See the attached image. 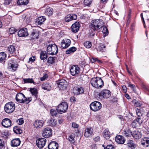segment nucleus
<instances>
[{"instance_id":"1","label":"nucleus","mask_w":149,"mask_h":149,"mask_svg":"<svg viewBox=\"0 0 149 149\" xmlns=\"http://www.w3.org/2000/svg\"><path fill=\"white\" fill-rule=\"evenodd\" d=\"M102 23L101 21L98 19L92 20L89 25L91 30L93 31L99 29L103 27Z\"/></svg>"},{"instance_id":"2","label":"nucleus","mask_w":149,"mask_h":149,"mask_svg":"<svg viewBox=\"0 0 149 149\" xmlns=\"http://www.w3.org/2000/svg\"><path fill=\"white\" fill-rule=\"evenodd\" d=\"M92 86L97 88H102L104 85V82L101 78L97 77L92 78L91 81Z\"/></svg>"},{"instance_id":"3","label":"nucleus","mask_w":149,"mask_h":149,"mask_svg":"<svg viewBox=\"0 0 149 149\" xmlns=\"http://www.w3.org/2000/svg\"><path fill=\"white\" fill-rule=\"evenodd\" d=\"M15 99L17 102L20 103H29L31 100V97L27 98L23 94L21 93H18L16 94Z\"/></svg>"},{"instance_id":"4","label":"nucleus","mask_w":149,"mask_h":149,"mask_svg":"<svg viewBox=\"0 0 149 149\" xmlns=\"http://www.w3.org/2000/svg\"><path fill=\"white\" fill-rule=\"evenodd\" d=\"M57 46L55 44H51L48 46L47 52L48 54L52 55L56 54L58 52Z\"/></svg>"},{"instance_id":"5","label":"nucleus","mask_w":149,"mask_h":149,"mask_svg":"<svg viewBox=\"0 0 149 149\" xmlns=\"http://www.w3.org/2000/svg\"><path fill=\"white\" fill-rule=\"evenodd\" d=\"M68 108L67 103L66 102H63L58 106L56 109L59 113L62 114L66 112Z\"/></svg>"},{"instance_id":"6","label":"nucleus","mask_w":149,"mask_h":149,"mask_svg":"<svg viewBox=\"0 0 149 149\" xmlns=\"http://www.w3.org/2000/svg\"><path fill=\"white\" fill-rule=\"evenodd\" d=\"M15 106L13 102H10L6 103L4 107V110L8 113H12L15 110Z\"/></svg>"},{"instance_id":"7","label":"nucleus","mask_w":149,"mask_h":149,"mask_svg":"<svg viewBox=\"0 0 149 149\" xmlns=\"http://www.w3.org/2000/svg\"><path fill=\"white\" fill-rule=\"evenodd\" d=\"M102 107L101 103L97 101L92 102L90 104V108L93 111H96L99 110Z\"/></svg>"},{"instance_id":"8","label":"nucleus","mask_w":149,"mask_h":149,"mask_svg":"<svg viewBox=\"0 0 149 149\" xmlns=\"http://www.w3.org/2000/svg\"><path fill=\"white\" fill-rule=\"evenodd\" d=\"M80 69L78 65H74L72 66L70 69V72L73 76H76L79 74Z\"/></svg>"},{"instance_id":"9","label":"nucleus","mask_w":149,"mask_h":149,"mask_svg":"<svg viewBox=\"0 0 149 149\" xmlns=\"http://www.w3.org/2000/svg\"><path fill=\"white\" fill-rule=\"evenodd\" d=\"M18 67L17 64L14 60H11L8 62V68L10 70L15 71L16 70Z\"/></svg>"},{"instance_id":"10","label":"nucleus","mask_w":149,"mask_h":149,"mask_svg":"<svg viewBox=\"0 0 149 149\" xmlns=\"http://www.w3.org/2000/svg\"><path fill=\"white\" fill-rule=\"evenodd\" d=\"M52 130L49 127H46L44 129L42 136L46 138H48L52 136Z\"/></svg>"},{"instance_id":"11","label":"nucleus","mask_w":149,"mask_h":149,"mask_svg":"<svg viewBox=\"0 0 149 149\" xmlns=\"http://www.w3.org/2000/svg\"><path fill=\"white\" fill-rule=\"evenodd\" d=\"M46 141V140L45 138H39L36 140V143L38 147L41 148L45 145Z\"/></svg>"},{"instance_id":"12","label":"nucleus","mask_w":149,"mask_h":149,"mask_svg":"<svg viewBox=\"0 0 149 149\" xmlns=\"http://www.w3.org/2000/svg\"><path fill=\"white\" fill-rule=\"evenodd\" d=\"M99 95L103 98H107L111 96V93L109 90L104 89L101 91L99 94Z\"/></svg>"},{"instance_id":"13","label":"nucleus","mask_w":149,"mask_h":149,"mask_svg":"<svg viewBox=\"0 0 149 149\" xmlns=\"http://www.w3.org/2000/svg\"><path fill=\"white\" fill-rule=\"evenodd\" d=\"M71 41L69 39L63 40L61 44V47L63 49H66L70 45Z\"/></svg>"},{"instance_id":"14","label":"nucleus","mask_w":149,"mask_h":149,"mask_svg":"<svg viewBox=\"0 0 149 149\" xmlns=\"http://www.w3.org/2000/svg\"><path fill=\"white\" fill-rule=\"evenodd\" d=\"M57 83L58 87L60 88H65L68 84L67 82L64 79L58 80Z\"/></svg>"},{"instance_id":"15","label":"nucleus","mask_w":149,"mask_h":149,"mask_svg":"<svg viewBox=\"0 0 149 149\" xmlns=\"http://www.w3.org/2000/svg\"><path fill=\"white\" fill-rule=\"evenodd\" d=\"M1 124L4 127H8L11 126V121L9 119L6 118L3 120Z\"/></svg>"},{"instance_id":"16","label":"nucleus","mask_w":149,"mask_h":149,"mask_svg":"<svg viewBox=\"0 0 149 149\" xmlns=\"http://www.w3.org/2000/svg\"><path fill=\"white\" fill-rule=\"evenodd\" d=\"M77 18V16L75 14H68L65 17V20L66 22H68L72 20H75Z\"/></svg>"},{"instance_id":"17","label":"nucleus","mask_w":149,"mask_h":149,"mask_svg":"<svg viewBox=\"0 0 149 149\" xmlns=\"http://www.w3.org/2000/svg\"><path fill=\"white\" fill-rule=\"evenodd\" d=\"M142 119L141 117H138L132 123V125L135 127L139 126L142 122Z\"/></svg>"},{"instance_id":"18","label":"nucleus","mask_w":149,"mask_h":149,"mask_svg":"<svg viewBox=\"0 0 149 149\" xmlns=\"http://www.w3.org/2000/svg\"><path fill=\"white\" fill-rule=\"evenodd\" d=\"M79 22H76L71 26L72 31L74 33H76L78 32L79 28Z\"/></svg>"},{"instance_id":"19","label":"nucleus","mask_w":149,"mask_h":149,"mask_svg":"<svg viewBox=\"0 0 149 149\" xmlns=\"http://www.w3.org/2000/svg\"><path fill=\"white\" fill-rule=\"evenodd\" d=\"M18 35L19 37L27 36L28 35L27 29L25 28L20 29L18 31Z\"/></svg>"},{"instance_id":"20","label":"nucleus","mask_w":149,"mask_h":149,"mask_svg":"<svg viewBox=\"0 0 149 149\" xmlns=\"http://www.w3.org/2000/svg\"><path fill=\"white\" fill-rule=\"evenodd\" d=\"M58 143L55 141H52L48 144V148L49 149H58Z\"/></svg>"},{"instance_id":"21","label":"nucleus","mask_w":149,"mask_h":149,"mask_svg":"<svg viewBox=\"0 0 149 149\" xmlns=\"http://www.w3.org/2000/svg\"><path fill=\"white\" fill-rule=\"evenodd\" d=\"M116 141L119 144H123L125 141L124 137L120 135L116 136L115 139Z\"/></svg>"},{"instance_id":"22","label":"nucleus","mask_w":149,"mask_h":149,"mask_svg":"<svg viewBox=\"0 0 149 149\" xmlns=\"http://www.w3.org/2000/svg\"><path fill=\"white\" fill-rule=\"evenodd\" d=\"M21 141L19 139H15L12 140L11 142V145L12 147H17L19 146Z\"/></svg>"},{"instance_id":"23","label":"nucleus","mask_w":149,"mask_h":149,"mask_svg":"<svg viewBox=\"0 0 149 149\" xmlns=\"http://www.w3.org/2000/svg\"><path fill=\"white\" fill-rule=\"evenodd\" d=\"M141 144L145 147H148L149 146V138L144 137L142 138L141 141Z\"/></svg>"},{"instance_id":"24","label":"nucleus","mask_w":149,"mask_h":149,"mask_svg":"<svg viewBox=\"0 0 149 149\" xmlns=\"http://www.w3.org/2000/svg\"><path fill=\"white\" fill-rule=\"evenodd\" d=\"M44 122L42 120H36L34 124V125L36 128H40L42 127L43 125Z\"/></svg>"},{"instance_id":"25","label":"nucleus","mask_w":149,"mask_h":149,"mask_svg":"<svg viewBox=\"0 0 149 149\" xmlns=\"http://www.w3.org/2000/svg\"><path fill=\"white\" fill-rule=\"evenodd\" d=\"M93 134V130L91 128H87L85 130L84 136L88 137L91 136Z\"/></svg>"},{"instance_id":"26","label":"nucleus","mask_w":149,"mask_h":149,"mask_svg":"<svg viewBox=\"0 0 149 149\" xmlns=\"http://www.w3.org/2000/svg\"><path fill=\"white\" fill-rule=\"evenodd\" d=\"M132 135L135 139H139L141 137V134L137 130H135L132 132Z\"/></svg>"},{"instance_id":"27","label":"nucleus","mask_w":149,"mask_h":149,"mask_svg":"<svg viewBox=\"0 0 149 149\" xmlns=\"http://www.w3.org/2000/svg\"><path fill=\"white\" fill-rule=\"evenodd\" d=\"M46 19L45 16H42L38 17L37 19L36 22L39 25H41L42 24Z\"/></svg>"},{"instance_id":"28","label":"nucleus","mask_w":149,"mask_h":149,"mask_svg":"<svg viewBox=\"0 0 149 149\" xmlns=\"http://www.w3.org/2000/svg\"><path fill=\"white\" fill-rule=\"evenodd\" d=\"M16 50L14 46L13 45H10L7 47V52L11 54H13L15 53Z\"/></svg>"},{"instance_id":"29","label":"nucleus","mask_w":149,"mask_h":149,"mask_svg":"<svg viewBox=\"0 0 149 149\" xmlns=\"http://www.w3.org/2000/svg\"><path fill=\"white\" fill-rule=\"evenodd\" d=\"M42 88L47 91H50L52 89V87L50 85L47 83H45L42 84Z\"/></svg>"},{"instance_id":"30","label":"nucleus","mask_w":149,"mask_h":149,"mask_svg":"<svg viewBox=\"0 0 149 149\" xmlns=\"http://www.w3.org/2000/svg\"><path fill=\"white\" fill-rule=\"evenodd\" d=\"M31 37L33 39H37L39 36V32L36 30H33L32 31L31 35Z\"/></svg>"},{"instance_id":"31","label":"nucleus","mask_w":149,"mask_h":149,"mask_svg":"<svg viewBox=\"0 0 149 149\" xmlns=\"http://www.w3.org/2000/svg\"><path fill=\"white\" fill-rule=\"evenodd\" d=\"M40 59L42 60H44L45 59H46L47 57V56L45 51H43L41 52L40 53Z\"/></svg>"},{"instance_id":"32","label":"nucleus","mask_w":149,"mask_h":149,"mask_svg":"<svg viewBox=\"0 0 149 149\" xmlns=\"http://www.w3.org/2000/svg\"><path fill=\"white\" fill-rule=\"evenodd\" d=\"M6 57V54L4 52L0 53V63L2 62H4L5 61Z\"/></svg>"},{"instance_id":"33","label":"nucleus","mask_w":149,"mask_h":149,"mask_svg":"<svg viewBox=\"0 0 149 149\" xmlns=\"http://www.w3.org/2000/svg\"><path fill=\"white\" fill-rule=\"evenodd\" d=\"M103 135L105 138L109 139L110 136V133L109 130L107 129H105L103 132Z\"/></svg>"},{"instance_id":"34","label":"nucleus","mask_w":149,"mask_h":149,"mask_svg":"<svg viewBox=\"0 0 149 149\" xmlns=\"http://www.w3.org/2000/svg\"><path fill=\"white\" fill-rule=\"evenodd\" d=\"M127 146L131 149H134L136 147L135 144L134 143L133 141H130L127 143Z\"/></svg>"},{"instance_id":"35","label":"nucleus","mask_w":149,"mask_h":149,"mask_svg":"<svg viewBox=\"0 0 149 149\" xmlns=\"http://www.w3.org/2000/svg\"><path fill=\"white\" fill-rule=\"evenodd\" d=\"M49 125L51 126H55L57 124V122L55 119L51 118L48 122Z\"/></svg>"},{"instance_id":"36","label":"nucleus","mask_w":149,"mask_h":149,"mask_svg":"<svg viewBox=\"0 0 149 149\" xmlns=\"http://www.w3.org/2000/svg\"><path fill=\"white\" fill-rule=\"evenodd\" d=\"M29 3L28 0H18L17 1V4L19 5H26Z\"/></svg>"},{"instance_id":"37","label":"nucleus","mask_w":149,"mask_h":149,"mask_svg":"<svg viewBox=\"0 0 149 149\" xmlns=\"http://www.w3.org/2000/svg\"><path fill=\"white\" fill-rule=\"evenodd\" d=\"M53 11L52 9L50 8H47L45 12V14L48 16L51 15L53 14Z\"/></svg>"},{"instance_id":"38","label":"nucleus","mask_w":149,"mask_h":149,"mask_svg":"<svg viewBox=\"0 0 149 149\" xmlns=\"http://www.w3.org/2000/svg\"><path fill=\"white\" fill-rule=\"evenodd\" d=\"M97 50L102 52H104L106 50V47L104 45L101 44L98 46Z\"/></svg>"},{"instance_id":"39","label":"nucleus","mask_w":149,"mask_h":149,"mask_svg":"<svg viewBox=\"0 0 149 149\" xmlns=\"http://www.w3.org/2000/svg\"><path fill=\"white\" fill-rule=\"evenodd\" d=\"M77 50L76 47H73L70 48L69 49L66 51V53L67 54H69L71 53H73L75 51Z\"/></svg>"},{"instance_id":"40","label":"nucleus","mask_w":149,"mask_h":149,"mask_svg":"<svg viewBox=\"0 0 149 149\" xmlns=\"http://www.w3.org/2000/svg\"><path fill=\"white\" fill-rule=\"evenodd\" d=\"M30 91L31 92L32 95L36 96L38 94V91L36 88H30Z\"/></svg>"},{"instance_id":"41","label":"nucleus","mask_w":149,"mask_h":149,"mask_svg":"<svg viewBox=\"0 0 149 149\" xmlns=\"http://www.w3.org/2000/svg\"><path fill=\"white\" fill-rule=\"evenodd\" d=\"M13 130L14 132L17 134H21L22 133V131L20 128L18 127H14Z\"/></svg>"},{"instance_id":"42","label":"nucleus","mask_w":149,"mask_h":149,"mask_svg":"<svg viewBox=\"0 0 149 149\" xmlns=\"http://www.w3.org/2000/svg\"><path fill=\"white\" fill-rule=\"evenodd\" d=\"M74 135V134L70 135L67 139L71 143H74L75 142Z\"/></svg>"},{"instance_id":"43","label":"nucleus","mask_w":149,"mask_h":149,"mask_svg":"<svg viewBox=\"0 0 149 149\" xmlns=\"http://www.w3.org/2000/svg\"><path fill=\"white\" fill-rule=\"evenodd\" d=\"M24 82L25 83H33L34 84L35 83L32 78H28L25 79H23Z\"/></svg>"},{"instance_id":"44","label":"nucleus","mask_w":149,"mask_h":149,"mask_svg":"<svg viewBox=\"0 0 149 149\" xmlns=\"http://www.w3.org/2000/svg\"><path fill=\"white\" fill-rule=\"evenodd\" d=\"M124 134L127 136H129L132 135V132L130 130H127L124 131Z\"/></svg>"},{"instance_id":"45","label":"nucleus","mask_w":149,"mask_h":149,"mask_svg":"<svg viewBox=\"0 0 149 149\" xmlns=\"http://www.w3.org/2000/svg\"><path fill=\"white\" fill-rule=\"evenodd\" d=\"M92 2V0H84V4L86 6H90Z\"/></svg>"},{"instance_id":"46","label":"nucleus","mask_w":149,"mask_h":149,"mask_svg":"<svg viewBox=\"0 0 149 149\" xmlns=\"http://www.w3.org/2000/svg\"><path fill=\"white\" fill-rule=\"evenodd\" d=\"M17 123L19 125H22L24 123V119L23 118H21L16 120Z\"/></svg>"},{"instance_id":"47","label":"nucleus","mask_w":149,"mask_h":149,"mask_svg":"<svg viewBox=\"0 0 149 149\" xmlns=\"http://www.w3.org/2000/svg\"><path fill=\"white\" fill-rule=\"evenodd\" d=\"M55 60V57H50L48 58L47 62L49 63L52 64L54 62Z\"/></svg>"},{"instance_id":"48","label":"nucleus","mask_w":149,"mask_h":149,"mask_svg":"<svg viewBox=\"0 0 149 149\" xmlns=\"http://www.w3.org/2000/svg\"><path fill=\"white\" fill-rule=\"evenodd\" d=\"M84 45L86 48H89L91 47L92 45L90 42L87 41L84 43Z\"/></svg>"},{"instance_id":"49","label":"nucleus","mask_w":149,"mask_h":149,"mask_svg":"<svg viewBox=\"0 0 149 149\" xmlns=\"http://www.w3.org/2000/svg\"><path fill=\"white\" fill-rule=\"evenodd\" d=\"M5 148V143L3 140L0 139V149H4Z\"/></svg>"},{"instance_id":"50","label":"nucleus","mask_w":149,"mask_h":149,"mask_svg":"<svg viewBox=\"0 0 149 149\" xmlns=\"http://www.w3.org/2000/svg\"><path fill=\"white\" fill-rule=\"evenodd\" d=\"M17 31V30L14 28L12 27L10 28L9 30V33L10 34H12L15 33Z\"/></svg>"},{"instance_id":"51","label":"nucleus","mask_w":149,"mask_h":149,"mask_svg":"<svg viewBox=\"0 0 149 149\" xmlns=\"http://www.w3.org/2000/svg\"><path fill=\"white\" fill-rule=\"evenodd\" d=\"M136 112L138 117H141V116H142L143 114L142 112H141V110L138 108L136 109Z\"/></svg>"},{"instance_id":"52","label":"nucleus","mask_w":149,"mask_h":149,"mask_svg":"<svg viewBox=\"0 0 149 149\" xmlns=\"http://www.w3.org/2000/svg\"><path fill=\"white\" fill-rule=\"evenodd\" d=\"M90 61L93 63L96 61H97L98 63H101V61L100 60L98 59L97 58H92L90 59Z\"/></svg>"},{"instance_id":"53","label":"nucleus","mask_w":149,"mask_h":149,"mask_svg":"<svg viewBox=\"0 0 149 149\" xmlns=\"http://www.w3.org/2000/svg\"><path fill=\"white\" fill-rule=\"evenodd\" d=\"M77 91L78 92H79V93L78 94H82L84 93V89L82 87H80L78 88Z\"/></svg>"},{"instance_id":"54","label":"nucleus","mask_w":149,"mask_h":149,"mask_svg":"<svg viewBox=\"0 0 149 149\" xmlns=\"http://www.w3.org/2000/svg\"><path fill=\"white\" fill-rule=\"evenodd\" d=\"M50 113L53 116H55L57 114L56 111L54 109H52L50 110Z\"/></svg>"},{"instance_id":"55","label":"nucleus","mask_w":149,"mask_h":149,"mask_svg":"<svg viewBox=\"0 0 149 149\" xmlns=\"http://www.w3.org/2000/svg\"><path fill=\"white\" fill-rule=\"evenodd\" d=\"M35 60V56H33L31 57L30 58H29V61L28 62L29 63L31 62V63L33 62Z\"/></svg>"},{"instance_id":"56","label":"nucleus","mask_w":149,"mask_h":149,"mask_svg":"<svg viewBox=\"0 0 149 149\" xmlns=\"http://www.w3.org/2000/svg\"><path fill=\"white\" fill-rule=\"evenodd\" d=\"M72 127L74 128H77L79 127V125L75 123H72Z\"/></svg>"},{"instance_id":"57","label":"nucleus","mask_w":149,"mask_h":149,"mask_svg":"<svg viewBox=\"0 0 149 149\" xmlns=\"http://www.w3.org/2000/svg\"><path fill=\"white\" fill-rule=\"evenodd\" d=\"M12 0H4V4L5 5H9L10 4Z\"/></svg>"},{"instance_id":"58","label":"nucleus","mask_w":149,"mask_h":149,"mask_svg":"<svg viewBox=\"0 0 149 149\" xmlns=\"http://www.w3.org/2000/svg\"><path fill=\"white\" fill-rule=\"evenodd\" d=\"M48 77L47 74H45L42 77L40 78V80L41 81H43L45 80Z\"/></svg>"},{"instance_id":"59","label":"nucleus","mask_w":149,"mask_h":149,"mask_svg":"<svg viewBox=\"0 0 149 149\" xmlns=\"http://www.w3.org/2000/svg\"><path fill=\"white\" fill-rule=\"evenodd\" d=\"M103 32V33H105V34H108V31L106 27L104 28Z\"/></svg>"},{"instance_id":"60","label":"nucleus","mask_w":149,"mask_h":149,"mask_svg":"<svg viewBox=\"0 0 149 149\" xmlns=\"http://www.w3.org/2000/svg\"><path fill=\"white\" fill-rule=\"evenodd\" d=\"M113 146L111 145L107 146L106 148V149H113Z\"/></svg>"},{"instance_id":"61","label":"nucleus","mask_w":149,"mask_h":149,"mask_svg":"<svg viewBox=\"0 0 149 149\" xmlns=\"http://www.w3.org/2000/svg\"><path fill=\"white\" fill-rule=\"evenodd\" d=\"M94 139L95 141L97 142L100 141V138L99 136H97L94 138Z\"/></svg>"},{"instance_id":"62","label":"nucleus","mask_w":149,"mask_h":149,"mask_svg":"<svg viewBox=\"0 0 149 149\" xmlns=\"http://www.w3.org/2000/svg\"><path fill=\"white\" fill-rule=\"evenodd\" d=\"M128 86L131 87L132 88H134L135 87V85H134L132 84H128Z\"/></svg>"},{"instance_id":"63","label":"nucleus","mask_w":149,"mask_h":149,"mask_svg":"<svg viewBox=\"0 0 149 149\" xmlns=\"http://www.w3.org/2000/svg\"><path fill=\"white\" fill-rule=\"evenodd\" d=\"M141 18H142V19L143 20V25H144V27H145V22H144V19H143V16L142 13L141 14Z\"/></svg>"},{"instance_id":"64","label":"nucleus","mask_w":149,"mask_h":149,"mask_svg":"<svg viewBox=\"0 0 149 149\" xmlns=\"http://www.w3.org/2000/svg\"><path fill=\"white\" fill-rule=\"evenodd\" d=\"M122 88L124 91L125 92L127 91V88L125 86H123L122 87Z\"/></svg>"}]
</instances>
